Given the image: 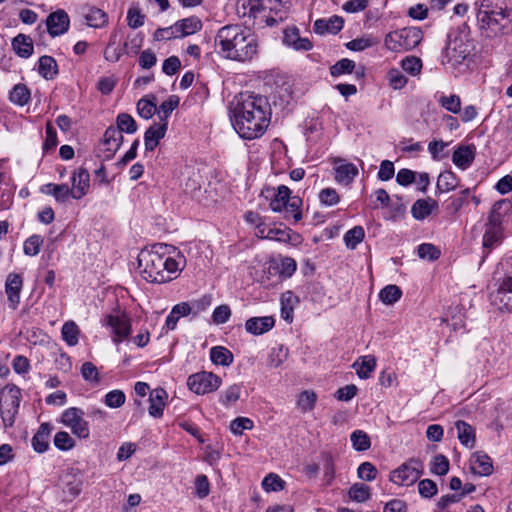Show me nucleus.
<instances>
[{"mask_svg":"<svg viewBox=\"0 0 512 512\" xmlns=\"http://www.w3.org/2000/svg\"><path fill=\"white\" fill-rule=\"evenodd\" d=\"M470 464L473 473L480 476L489 475L493 469L491 458L482 452H475L471 457Z\"/></svg>","mask_w":512,"mask_h":512,"instance_id":"obj_26","label":"nucleus"},{"mask_svg":"<svg viewBox=\"0 0 512 512\" xmlns=\"http://www.w3.org/2000/svg\"><path fill=\"white\" fill-rule=\"evenodd\" d=\"M86 24L90 27L101 28L108 22L107 14L99 8L91 7L84 15Z\"/></svg>","mask_w":512,"mask_h":512,"instance_id":"obj_36","label":"nucleus"},{"mask_svg":"<svg viewBox=\"0 0 512 512\" xmlns=\"http://www.w3.org/2000/svg\"><path fill=\"white\" fill-rule=\"evenodd\" d=\"M402 296V291L397 285H387L379 293V297L384 304L392 305Z\"/></svg>","mask_w":512,"mask_h":512,"instance_id":"obj_44","label":"nucleus"},{"mask_svg":"<svg viewBox=\"0 0 512 512\" xmlns=\"http://www.w3.org/2000/svg\"><path fill=\"white\" fill-rule=\"evenodd\" d=\"M470 54V43L467 35L460 32H452L448 35V41L442 56V64L448 68L459 69Z\"/></svg>","mask_w":512,"mask_h":512,"instance_id":"obj_7","label":"nucleus"},{"mask_svg":"<svg viewBox=\"0 0 512 512\" xmlns=\"http://www.w3.org/2000/svg\"><path fill=\"white\" fill-rule=\"evenodd\" d=\"M14 52L21 58H29L33 53L32 39L25 34H18L12 40Z\"/></svg>","mask_w":512,"mask_h":512,"instance_id":"obj_29","label":"nucleus"},{"mask_svg":"<svg viewBox=\"0 0 512 512\" xmlns=\"http://www.w3.org/2000/svg\"><path fill=\"white\" fill-rule=\"evenodd\" d=\"M54 445L60 450L67 451L74 447V440L67 432L60 431L54 436Z\"/></svg>","mask_w":512,"mask_h":512,"instance_id":"obj_60","label":"nucleus"},{"mask_svg":"<svg viewBox=\"0 0 512 512\" xmlns=\"http://www.w3.org/2000/svg\"><path fill=\"white\" fill-rule=\"evenodd\" d=\"M458 179L452 171H444L440 173L437 180V188L441 192H449L456 188Z\"/></svg>","mask_w":512,"mask_h":512,"instance_id":"obj_41","label":"nucleus"},{"mask_svg":"<svg viewBox=\"0 0 512 512\" xmlns=\"http://www.w3.org/2000/svg\"><path fill=\"white\" fill-rule=\"evenodd\" d=\"M287 0H238L236 12L240 18L253 19V24L274 26L287 16Z\"/></svg>","mask_w":512,"mask_h":512,"instance_id":"obj_4","label":"nucleus"},{"mask_svg":"<svg viewBox=\"0 0 512 512\" xmlns=\"http://www.w3.org/2000/svg\"><path fill=\"white\" fill-rule=\"evenodd\" d=\"M504 203L505 201L495 203L488 217L485 233L483 235V248L487 249L488 252L499 245L502 240L501 219L497 211Z\"/></svg>","mask_w":512,"mask_h":512,"instance_id":"obj_10","label":"nucleus"},{"mask_svg":"<svg viewBox=\"0 0 512 512\" xmlns=\"http://www.w3.org/2000/svg\"><path fill=\"white\" fill-rule=\"evenodd\" d=\"M124 137L121 131L115 126H109L103 136V145L105 151L109 152L107 158H111L119 150L123 143Z\"/></svg>","mask_w":512,"mask_h":512,"instance_id":"obj_21","label":"nucleus"},{"mask_svg":"<svg viewBox=\"0 0 512 512\" xmlns=\"http://www.w3.org/2000/svg\"><path fill=\"white\" fill-rule=\"evenodd\" d=\"M269 206L273 212L282 213L284 219L292 220L294 224L302 219V199L291 196V190L285 185L278 186Z\"/></svg>","mask_w":512,"mask_h":512,"instance_id":"obj_6","label":"nucleus"},{"mask_svg":"<svg viewBox=\"0 0 512 512\" xmlns=\"http://www.w3.org/2000/svg\"><path fill=\"white\" fill-rule=\"evenodd\" d=\"M105 321L112 330L114 342L119 343L129 336L131 325L125 315H108Z\"/></svg>","mask_w":512,"mask_h":512,"instance_id":"obj_15","label":"nucleus"},{"mask_svg":"<svg viewBox=\"0 0 512 512\" xmlns=\"http://www.w3.org/2000/svg\"><path fill=\"white\" fill-rule=\"evenodd\" d=\"M319 200L324 206H334L339 203L340 197L333 188H324L319 193Z\"/></svg>","mask_w":512,"mask_h":512,"instance_id":"obj_58","label":"nucleus"},{"mask_svg":"<svg viewBox=\"0 0 512 512\" xmlns=\"http://www.w3.org/2000/svg\"><path fill=\"white\" fill-rule=\"evenodd\" d=\"M221 384L222 380L219 376L207 371L192 374L187 379L189 389L198 395L216 391Z\"/></svg>","mask_w":512,"mask_h":512,"instance_id":"obj_11","label":"nucleus"},{"mask_svg":"<svg viewBox=\"0 0 512 512\" xmlns=\"http://www.w3.org/2000/svg\"><path fill=\"white\" fill-rule=\"evenodd\" d=\"M437 207V202L432 199H419L417 200L412 208L411 213L417 220H423L429 216L434 208Z\"/></svg>","mask_w":512,"mask_h":512,"instance_id":"obj_33","label":"nucleus"},{"mask_svg":"<svg viewBox=\"0 0 512 512\" xmlns=\"http://www.w3.org/2000/svg\"><path fill=\"white\" fill-rule=\"evenodd\" d=\"M168 128V122L164 121L159 124L151 125L144 134V144L147 151H153L164 138Z\"/></svg>","mask_w":512,"mask_h":512,"instance_id":"obj_19","label":"nucleus"},{"mask_svg":"<svg viewBox=\"0 0 512 512\" xmlns=\"http://www.w3.org/2000/svg\"><path fill=\"white\" fill-rule=\"evenodd\" d=\"M240 393V385L233 384L222 393L220 397V402L224 406H229L230 404L235 403L240 398Z\"/></svg>","mask_w":512,"mask_h":512,"instance_id":"obj_56","label":"nucleus"},{"mask_svg":"<svg viewBox=\"0 0 512 512\" xmlns=\"http://www.w3.org/2000/svg\"><path fill=\"white\" fill-rule=\"evenodd\" d=\"M72 198L73 199H81L84 197L90 188V174L89 172L84 168H79L76 170L72 177Z\"/></svg>","mask_w":512,"mask_h":512,"instance_id":"obj_18","label":"nucleus"},{"mask_svg":"<svg viewBox=\"0 0 512 512\" xmlns=\"http://www.w3.org/2000/svg\"><path fill=\"white\" fill-rule=\"evenodd\" d=\"M166 398L167 392L163 388H156L150 392L148 411L152 417L159 418L163 415Z\"/></svg>","mask_w":512,"mask_h":512,"instance_id":"obj_25","label":"nucleus"},{"mask_svg":"<svg viewBox=\"0 0 512 512\" xmlns=\"http://www.w3.org/2000/svg\"><path fill=\"white\" fill-rule=\"evenodd\" d=\"M62 423L69 427L72 433L80 439H86L90 435L87 421L84 419V412L80 408L71 407L62 413Z\"/></svg>","mask_w":512,"mask_h":512,"instance_id":"obj_13","label":"nucleus"},{"mask_svg":"<svg viewBox=\"0 0 512 512\" xmlns=\"http://www.w3.org/2000/svg\"><path fill=\"white\" fill-rule=\"evenodd\" d=\"M126 397L121 390H112L105 395L104 403L110 408H119L125 403Z\"/></svg>","mask_w":512,"mask_h":512,"instance_id":"obj_57","label":"nucleus"},{"mask_svg":"<svg viewBox=\"0 0 512 512\" xmlns=\"http://www.w3.org/2000/svg\"><path fill=\"white\" fill-rule=\"evenodd\" d=\"M355 68V62L344 58L336 62L331 68L330 73L332 76L337 77L342 74H350Z\"/></svg>","mask_w":512,"mask_h":512,"instance_id":"obj_50","label":"nucleus"},{"mask_svg":"<svg viewBox=\"0 0 512 512\" xmlns=\"http://www.w3.org/2000/svg\"><path fill=\"white\" fill-rule=\"evenodd\" d=\"M494 301L506 310L512 311V272L498 280Z\"/></svg>","mask_w":512,"mask_h":512,"instance_id":"obj_17","label":"nucleus"},{"mask_svg":"<svg viewBox=\"0 0 512 512\" xmlns=\"http://www.w3.org/2000/svg\"><path fill=\"white\" fill-rule=\"evenodd\" d=\"M253 428V421L247 417H238L230 423V430L235 435H241L245 430Z\"/></svg>","mask_w":512,"mask_h":512,"instance_id":"obj_59","label":"nucleus"},{"mask_svg":"<svg viewBox=\"0 0 512 512\" xmlns=\"http://www.w3.org/2000/svg\"><path fill=\"white\" fill-rule=\"evenodd\" d=\"M477 20L488 36L508 34L512 30L511 11L504 0H481Z\"/></svg>","mask_w":512,"mask_h":512,"instance_id":"obj_5","label":"nucleus"},{"mask_svg":"<svg viewBox=\"0 0 512 512\" xmlns=\"http://www.w3.org/2000/svg\"><path fill=\"white\" fill-rule=\"evenodd\" d=\"M176 30H178L180 37H185L196 33L202 28V23L197 17H189L177 21Z\"/></svg>","mask_w":512,"mask_h":512,"instance_id":"obj_34","label":"nucleus"},{"mask_svg":"<svg viewBox=\"0 0 512 512\" xmlns=\"http://www.w3.org/2000/svg\"><path fill=\"white\" fill-rule=\"evenodd\" d=\"M179 105V98L175 95L169 97L168 100L161 103L157 108V113L161 122L167 121L174 109Z\"/></svg>","mask_w":512,"mask_h":512,"instance_id":"obj_46","label":"nucleus"},{"mask_svg":"<svg viewBox=\"0 0 512 512\" xmlns=\"http://www.w3.org/2000/svg\"><path fill=\"white\" fill-rule=\"evenodd\" d=\"M418 256L421 259L434 261L440 257V250L433 244L423 243L418 246Z\"/></svg>","mask_w":512,"mask_h":512,"instance_id":"obj_52","label":"nucleus"},{"mask_svg":"<svg viewBox=\"0 0 512 512\" xmlns=\"http://www.w3.org/2000/svg\"><path fill=\"white\" fill-rule=\"evenodd\" d=\"M438 102L444 109L453 114H457L461 111V100L458 95H441Z\"/></svg>","mask_w":512,"mask_h":512,"instance_id":"obj_47","label":"nucleus"},{"mask_svg":"<svg viewBox=\"0 0 512 512\" xmlns=\"http://www.w3.org/2000/svg\"><path fill=\"white\" fill-rule=\"evenodd\" d=\"M344 21L339 16H332L329 19H318L314 23V31L317 34H337L343 28Z\"/></svg>","mask_w":512,"mask_h":512,"instance_id":"obj_23","label":"nucleus"},{"mask_svg":"<svg viewBox=\"0 0 512 512\" xmlns=\"http://www.w3.org/2000/svg\"><path fill=\"white\" fill-rule=\"evenodd\" d=\"M458 439L462 445L472 448L475 444V431L471 425L465 421H457L455 423Z\"/></svg>","mask_w":512,"mask_h":512,"instance_id":"obj_31","label":"nucleus"},{"mask_svg":"<svg viewBox=\"0 0 512 512\" xmlns=\"http://www.w3.org/2000/svg\"><path fill=\"white\" fill-rule=\"evenodd\" d=\"M352 367L356 370L359 378L368 379L371 373L375 370L376 359L371 355L362 356L353 363Z\"/></svg>","mask_w":512,"mask_h":512,"instance_id":"obj_30","label":"nucleus"},{"mask_svg":"<svg viewBox=\"0 0 512 512\" xmlns=\"http://www.w3.org/2000/svg\"><path fill=\"white\" fill-rule=\"evenodd\" d=\"M9 99L16 105L24 106L30 100V90L25 84H16L9 93Z\"/></svg>","mask_w":512,"mask_h":512,"instance_id":"obj_39","label":"nucleus"},{"mask_svg":"<svg viewBox=\"0 0 512 512\" xmlns=\"http://www.w3.org/2000/svg\"><path fill=\"white\" fill-rule=\"evenodd\" d=\"M284 43L293 47L295 50L308 51L312 48V43L307 38H301L299 30L296 27L285 29Z\"/></svg>","mask_w":512,"mask_h":512,"instance_id":"obj_24","label":"nucleus"},{"mask_svg":"<svg viewBox=\"0 0 512 512\" xmlns=\"http://www.w3.org/2000/svg\"><path fill=\"white\" fill-rule=\"evenodd\" d=\"M79 333V328L73 321H68L62 326V338L69 346H75L78 343Z\"/></svg>","mask_w":512,"mask_h":512,"instance_id":"obj_42","label":"nucleus"},{"mask_svg":"<svg viewBox=\"0 0 512 512\" xmlns=\"http://www.w3.org/2000/svg\"><path fill=\"white\" fill-rule=\"evenodd\" d=\"M231 316V309L228 305L217 306L212 314V320L215 324L226 323Z\"/></svg>","mask_w":512,"mask_h":512,"instance_id":"obj_61","label":"nucleus"},{"mask_svg":"<svg viewBox=\"0 0 512 512\" xmlns=\"http://www.w3.org/2000/svg\"><path fill=\"white\" fill-rule=\"evenodd\" d=\"M145 16L137 8H130L127 12L128 25L132 29H137L144 25Z\"/></svg>","mask_w":512,"mask_h":512,"instance_id":"obj_63","label":"nucleus"},{"mask_svg":"<svg viewBox=\"0 0 512 512\" xmlns=\"http://www.w3.org/2000/svg\"><path fill=\"white\" fill-rule=\"evenodd\" d=\"M377 43L378 40L374 39L373 37H360L348 42L346 46L352 51H363L376 45Z\"/></svg>","mask_w":512,"mask_h":512,"instance_id":"obj_54","label":"nucleus"},{"mask_svg":"<svg viewBox=\"0 0 512 512\" xmlns=\"http://www.w3.org/2000/svg\"><path fill=\"white\" fill-rule=\"evenodd\" d=\"M41 192L52 195L59 203H64L70 197L72 198L71 188L67 184L48 183L41 188Z\"/></svg>","mask_w":512,"mask_h":512,"instance_id":"obj_28","label":"nucleus"},{"mask_svg":"<svg viewBox=\"0 0 512 512\" xmlns=\"http://www.w3.org/2000/svg\"><path fill=\"white\" fill-rule=\"evenodd\" d=\"M430 470L432 473L440 476L447 474L449 471V460L442 454L436 455L431 462Z\"/></svg>","mask_w":512,"mask_h":512,"instance_id":"obj_53","label":"nucleus"},{"mask_svg":"<svg viewBox=\"0 0 512 512\" xmlns=\"http://www.w3.org/2000/svg\"><path fill=\"white\" fill-rule=\"evenodd\" d=\"M352 446L356 451H366L370 448V438L366 432L362 430H355L350 436Z\"/></svg>","mask_w":512,"mask_h":512,"instance_id":"obj_45","label":"nucleus"},{"mask_svg":"<svg viewBox=\"0 0 512 512\" xmlns=\"http://www.w3.org/2000/svg\"><path fill=\"white\" fill-rule=\"evenodd\" d=\"M422 40V31L417 27H407L388 33L384 39L387 49L393 52L408 51Z\"/></svg>","mask_w":512,"mask_h":512,"instance_id":"obj_8","label":"nucleus"},{"mask_svg":"<svg viewBox=\"0 0 512 512\" xmlns=\"http://www.w3.org/2000/svg\"><path fill=\"white\" fill-rule=\"evenodd\" d=\"M348 495L356 502H365L370 498V488L362 483H355L350 487Z\"/></svg>","mask_w":512,"mask_h":512,"instance_id":"obj_48","label":"nucleus"},{"mask_svg":"<svg viewBox=\"0 0 512 512\" xmlns=\"http://www.w3.org/2000/svg\"><path fill=\"white\" fill-rule=\"evenodd\" d=\"M474 157V145H460L453 152L452 161L458 168L465 170L472 164Z\"/></svg>","mask_w":512,"mask_h":512,"instance_id":"obj_22","label":"nucleus"},{"mask_svg":"<svg viewBox=\"0 0 512 512\" xmlns=\"http://www.w3.org/2000/svg\"><path fill=\"white\" fill-rule=\"evenodd\" d=\"M358 477L365 481H372L376 478L377 469L370 462H363L357 470Z\"/></svg>","mask_w":512,"mask_h":512,"instance_id":"obj_62","label":"nucleus"},{"mask_svg":"<svg viewBox=\"0 0 512 512\" xmlns=\"http://www.w3.org/2000/svg\"><path fill=\"white\" fill-rule=\"evenodd\" d=\"M38 72L47 80L53 79L57 74V63L51 56L44 55L39 58Z\"/></svg>","mask_w":512,"mask_h":512,"instance_id":"obj_37","label":"nucleus"},{"mask_svg":"<svg viewBox=\"0 0 512 512\" xmlns=\"http://www.w3.org/2000/svg\"><path fill=\"white\" fill-rule=\"evenodd\" d=\"M214 47L217 54L224 59L247 63L257 57L259 41L250 29L240 24H227L217 31Z\"/></svg>","mask_w":512,"mask_h":512,"instance_id":"obj_3","label":"nucleus"},{"mask_svg":"<svg viewBox=\"0 0 512 512\" xmlns=\"http://www.w3.org/2000/svg\"><path fill=\"white\" fill-rule=\"evenodd\" d=\"M336 182L348 185L358 174V169L351 163L338 165L334 168Z\"/></svg>","mask_w":512,"mask_h":512,"instance_id":"obj_32","label":"nucleus"},{"mask_svg":"<svg viewBox=\"0 0 512 512\" xmlns=\"http://www.w3.org/2000/svg\"><path fill=\"white\" fill-rule=\"evenodd\" d=\"M69 26V16L62 9L50 13L46 19V28L51 37L63 35L68 31Z\"/></svg>","mask_w":512,"mask_h":512,"instance_id":"obj_14","label":"nucleus"},{"mask_svg":"<svg viewBox=\"0 0 512 512\" xmlns=\"http://www.w3.org/2000/svg\"><path fill=\"white\" fill-rule=\"evenodd\" d=\"M316 402V395L310 391H304L298 399V406L302 411L307 412L313 409Z\"/></svg>","mask_w":512,"mask_h":512,"instance_id":"obj_64","label":"nucleus"},{"mask_svg":"<svg viewBox=\"0 0 512 512\" xmlns=\"http://www.w3.org/2000/svg\"><path fill=\"white\" fill-rule=\"evenodd\" d=\"M229 107L231 123L241 138L252 140L264 134L271 120V106L265 96L242 92Z\"/></svg>","mask_w":512,"mask_h":512,"instance_id":"obj_1","label":"nucleus"},{"mask_svg":"<svg viewBox=\"0 0 512 512\" xmlns=\"http://www.w3.org/2000/svg\"><path fill=\"white\" fill-rule=\"evenodd\" d=\"M23 287V279L20 274L10 273L5 282V293L7 295L8 306L12 310L17 309L20 303V292Z\"/></svg>","mask_w":512,"mask_h":512,"instance_id":"obj_16","label":"nucleus"},{"mask_svg":"<svg viewBox=\"0 0 512 512\" xmlns=\"http://www.w3.org/2000/svg\"><path fill=\"white\" fill-rule=\"evenodd\" d=\"M51 426L48 423H42L32 438V446L38 453H43L48 449Z\"/></svg>","mask_w":512,"mask_h":512,"instance_id":"obj_27","label":"nucleus"},{"mask_svg":"<svg viewBox=\"0 0 512 512\" xmlns=\"http://www.w3.org/2000/svg\"><path fill=\"white\" fill-rule=\"evenodd\" d=\"M115 128L119 129L121 134L124 132L127 134H134L137 131V124L130 114L120 113L116 117Z\"/></svg>","mask_w":512,"mask_h":512,"instance_id":"obj_40","label":"nucleus"},{"mask_svg":"<svg viewBox=\"0 0 512 512\" xmlns=\"http://www.w3.org/2000/svg\"><path fill=\"white\" fill-rule=\"evenodd\" d=\"M137 112L140 117L150 119L157 112L156 96L151 94L141 98L137 103Z\"/></svg>","mask_w":512,"mask_h":512,"instance_id":"obj_35","label":"nucleus"},{"mask_svg":"<svg viewBox=\"0 0 512 512\" xmlns=\"http://www.w3.org/2000/svg\"><path fill=\"white\" fill-rule=\"evenodd\" d=\"M4 403L1 404V418L6 427H11L20 405V389L15 385H7L3 390Z\"/></svg>","mask_w":512,"mask_h":512,"instance_id":"obj_12","label":"nucleus"},{"mask_svg":"<svg viewBox=\"0 0 512 512\" xmlns=\"http://www.w3.org/2000/svg\"><path fill=\"white\" fill-rule=\"evenodd\" d=\"M284 481L274 473L268 474L262 481V487L267 492H276L284 488Z\"/></svg>","mask_w":512,"mask_h":512,"instance_id":"obj_51","label":"nucleus"},{"mask_svg":"<svg viewBox=\"0 0 512 512\" xmlns=\"http://www.w3.org/2000/svg\"><path fill=\"white\" fill-rule=\"evenodd\" d=\"M423 469V463L412 458L391 472L390 481L401 486H411L420 478Z\"/></svg>","mask_w":512,"mask_h":512,"instance_id":"obj_9","label":"nucleus"},{"mask_svg":"<svg viewBox=\"0 0 512 512\" xmlns=\"http://www.w3.org/2000/svg\"><path fill=\"white\" fill-rule=\"evenodd\" d=\"M275 325L272 316L251 317L245 323V329L252 335H262L270 331Z\"/></svg>","mask_w":512,"mask_h":512,"instance_id":"obj_20","label":"nucleus"},{"mask_svg":"<svg viewBox=\"0 0 512 512\" xmlns=\"http://www.w3.org/2000/svg\"><path fill=\"white\" fill-rule=\"evenodd\" d=\"M210 359L216 365L229 366L233 362V354L223 346H215L210 350Z\"/></svg>","mask_w":512,"mask_h":512,"instance_id":"obj_38","label":"nucleus"},{"mask_svg":"<svg viewBox=\"0 0 512 512\" xmlns=\"http://www.w3.org/2000/svg\"><path fill=\"white\" fill-rule=\"evenodd\" d=\"M186 266L185 256L174 246L157 243L138 255V268L143 279L166 283L178 277Z\"/></svg>","mask_w":512,"mask_h":512,"instance_id":"obj_2","label":"nucleus"},{"mask_svg":"<svg viewBox=\"0 0 512 512\" xmlns=\"http://www.w3.org/2000/svg\"><path fill=\"white\" fill-rule=\"evenodd\" d=\"M365 231L362 226H355L344 234V242L349 249H355L363 241Z\"/></svg>","mask_w":512,"mask_h":512,"instance_id":"obj_43","label":"nucleus"},{"mask_svg":"<svg viewBox=\"0 0 512 512\" xmlns=\"http://www.w3.org/2000/svg\"><path fill=\"white\" fill-rule=\"evenodd\" d=\"M401 66L404 71L415 76L421 71L422 61L416 56H407L401 61Z\"/></svg>","mask_w":512,"mask_h":512,"instance_id":"obj_55","label":"nucleus"},{"mask_svg":"<svg viewBox=\"0 0 512 512\" xmlns=\"http://www.w3.org/2000/svg\"><path fill=\"white\" fill-rule=\"evenodd\" d=\"M44 239L37 234L30 236L23 245V251L27 256H36L43 245Z\"/></svg>","mask_w":512,"mask_h":512,"instance_id":"obj_49","label":"nucleus"}]
</instances>
